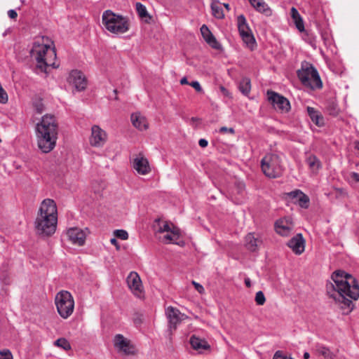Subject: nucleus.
I'll return each mask as SVG.
<instances>
[{"label":"nucleus","mask_w":359,"mask_h":359,"mask_svg":"<svg viewBox=\"0 0 359 359\" xmlns=\"http://www.w3.org/2000/svg\"><path fill=\"white\" fill-rule=\"evenodd\" d=\"M326 285L327 294L335 302H339L344 313L348 314L353 309V300L359 297V285L356 280L343 271H334Z\"/></svg>","instance_id":"nucleus-1"},{"label":"nucleus","mask_w":359,"mask_h":359,"mask_svg":"<svg viewBox=\"0 0 359 359\" xmlns=\"http://www.w3.org/2000/svg\"><path fill=\"white\" fill-rule=\"evenodd\" d=\"M57 210L55 201L50 198L44 199L34 222L36 233L41 236H50L56 230Z\"/></svg>","instance_id":"nucleus-2"},{"label":"nucleus","mask_w":359,"mask_h":359,"mask_svg":"<svg viewBox=\"0 0 359 359\" xmlns=\"http://www.w3.org/2000/svg\"><path fill=\"white\" fill-rule=\"evenodd\" d=\"M37 144L43 153L52 151L56 145L58 124L53 115L46 114L36 126Z\"/></svg>","instance_id":"nucleus-3"},{"label":"nucleus","mask_w":359,"mask_h":359,"mask_svg":"<svg viewBox=\"0 0 359 359\" xmlns=\"http://www.w3.org/2000/svg\"><path fill=\"white\" fill-rule=\"evenodd\" d=\"M30 55L36 62L37 73H46L48 67L57 68L59 66L55 62L56 59L55 48L49 45L34 42Z\"/></svg>","instance_id":"nucleus-4"},{"label":"nucleus","mask_w":359,"mask_h":359,"mask_svg":"<svg viewBox=\"0 0 359 359\" xmlns=\"http://www.w3.org/2000/svg\"><path fill=\"white\" fill-rule=\"evenodd\" d=\"M102 21L105 28L114 34H123L129 29L128 18L116 14L111 10H107L103 13Z\"/></svg>","instance_id":"nucleus-5"},{"label":"nucleus","mask_w":359,"mask_h":359,"mask_svg":"<svg viewBox=\"0 0 359 359\" xmlns=\"http://www.w3.org/2000/svg\"><path fill=\"white\" fill-rule=\"evenodd\" d=\"M297 76L304 86L313 90L320 89L323 87L319 74L312 65H302V69L297 71Z\"/></svg>","instance_id":"nucleus-6"},{"label":"nucleus","mask_w":359,"mask_h":359,"mask_svg":"<svg viewBox=\"0 0 359 359\" xmlns=\"http://www.w3.org/2000/svg\"><path fill=\"white\" fill-rule=\"evenodd\" d=\"M263 173L269 178L279 177L283 172L279 156L274 154H267L261 161Z\"/></svg>","instance_id":"nucleus-7"},{"label":"nucleus","mask_w":359,"mask_h":359,"mask_svg":"<svg viewBox=\"0 0 359 359\" xmlns=\"http://www.w3.org/2000/svg\"><path fill=\"white\" fill-rule=\"evenodd\" d=\"M55 302L57 312L62 318L67 319L73 313L74 301L68 291L62 290L58 292L55 296Z\"/></svg>","instance_id":"nucleus-8"},{"label":"nucleus","mask_w":359,"mask_h":359,"mask_svg":"<svg viewBox=\"0 0 359 359\" xmlns=\"http://www.w3.org/2000/svg\"><path fill=\"white\" fill-rule=\"evenodd\" d=\"M237 23L239 34L243 41L248 48L252 50L256 46L255 39L243 15L238 16Z\"/></svg>","instance_id":"nucleus-9"},{"label":"nucleus","mask_w":359,"mask_h":359,"mask_svg":"<svg viewBox=\"0 0 359 359\" xmlns=\"http://www.w3.org/2000/svg\"><path fill=\"white\" fill-rule=\"evenodd\" d=\"M267 95L269 100L276 109L285 112L290 110V104L287 98L273 91H268Z\"/></svg>","instance_id":"nucleus-10"},{"label":"nucleus","mask_w":359,"mask_h":359,"mask_svg":"<svg viewBox=\"0 0 359 359\" xmlns=\"http://www.w3.org/2000/svg\"><path fill=\"white\" fill-rule=\"evenodd\" d=\"M88 229H81L78 227L69 228L67 231L69 241L74 245L83 246L85 244Z\"/></svg>","instance_id":"nucleus-11"},{"label":"nucleus","mask_w":359,"mask_h":359,"mask_svg":"<svg viewBox=\"0 0 359 359\" xmlns=\"http://www.w3.org/2000/svg\"><path fill=\"white\" fill-rule=\"evenodd\" d=\"M107 140L106 132L100 126L95 125L91 128V135L90 137V144L95 147H102Z\"/></svg>","instance_id":"nucleus-12"},{"label":"nucleus","mask_w":359,"mask_h":359,"mask_svg":"<svg viewBox=\"0 0 359 359\" xmlns=\"http://www.w3.org/2000/svg\"><path fill=\"white\" fill-rule=\"evenodd\" d=\"M67 81L78 91L83 90L87 85L86 77L83 73L79 70H72L69 74Z\"/></svg>","instance_id":"nucleus-13"},{"label":"nucleus","mask_w":359,"mask_h":359,"mask_svg":"<svg viewBox=\"0 0 359 359\" xmlns=\"http://www.w3.org/2000/svg\"><path fill=\"white\" fill-rule=\"evenodd\" d=\"M114 345L116 349L125 354L133 353V347L130 345V341L122 334H118L114 337Z\"/></svg>","instance_id":"nucleus-14"},{"label":"nucleus","mask_w":359,"mask_h":359,"mask_svg":"<svg viewBox=\"0 0 359 359\" xmlns=\"http://www.w3.org/2000/svg\"><path fill=\"white\" fill-rule=\"evenodd\" d=\"M166 316L168 320L169 328L170 330H175L177 324L181 322L184 315L182 314L177 309L169 306L166 309Z\"/></svg>","instance_id":"nucleus-15"},{"label":"nucleus","mask_w":359,"mask_h":359,"mask_svg":"<svg viewBox=\"0 0 359 359\" xmlns=\"http://www.w3.org/2000/svg\"><path fill=\"white\" fill-rule=\"evenodd\" d=\"M292 229L293 224L290 218H281L275 223L276 233L282 236H288Z\"/></svg>","instance_id":"nucleus-16"},{"label":"nucleus","mask_w":359,"mask_h":359,"mask_svg":"<svg viewBox=\"0 0 359 359\" xmlns=\"http://www.w3.org/2000/svg\"><path fill=\"white\" fill-rule=\"evenodd\" d=\"M201 35L205 41L213 49L221 50L222 46L206 25H203L200 29Z\"/></svg>","instance_id":"nucleus-17"},{"label":"nucleus","mask_w":359,"mask_h":359,"mask_svg":"<svg viewBox=\"0 0 359 359\" xmlns=\"http://www.w3.org/2000/svg\"><path fill=\"white\" fill-rule=\"evenodd\" d=\"M126 281L129 288L135 295H139L142 292V281L137 273L135 271L130 272L127 277Z\"/></svg>","instance_id":"nucleus-18"},{"label":"nucleus","mask_w":359,"mask_h":359,"mask_svg":"<svg viewBox=\"0 0 359 359\" xmlns=\"http://www.w3.org/2000/svg\"><path fill=\"white\" fill-rule=\"evenodd\" d=\"M290 198L293 200V202L299 205L302 208H307L309 205V198L307 195L304 194L301 190L296 189L287 194Z\"/></svg>","instance_id":"nucleus-19"},{"label":"nucleus","mask_w":359,"mask_h":359,"mask_svg":"<svg viewBox=\"0 0 359 359\" xmlns=\"http://www.w3.org/2000/svg\"><path fill=\"white\" fill-rule=\"evenodd\" d=\"M287 246L296 255H301L305 249V240L304 239L302 233H297L287 243Z\"/></svg>","instance_id":"nucleus-20"},{"label":"nucleus","mask_w":359,"mask_h":359,"mask_svg":"<svg viewBox=\"0 0 359 359\" xmlns=\"http://www.w3.org/2000/svg\"><path fill=\"white\" fill-rule=\"evenodd\" d=\"M312 351L317 356H322L324 359H337L335 353L325 345L317 343L316 344Z\"/></svg>","instance_id":"nucleus-21"},{"label":"nucleus","mask_w":359,"mask_h":359,"mask_svg":"<svg viewBox=\"0 0 359 359\" xmlns=\"http://www.w3.org/2000/svg\"><path fill=\"white\" fill-rule=\"evenodd\" d=\"M133 168L140 175H147L151 170L148 160L141 156L134 158Z\"/></svg>","instance_id":"nucleus-22"},{"label":"nucleus","mask_w":359,"mask_h":359,"mask_svg":"<svg viewBox=\"0 0 359 359\" xmlns=\"http://www.w3.org/2000/svg\"><path fill=\"white\" fill-rule=\"evenodd\" d=\"M131 122L134 127L139 130H144L148 128V122L146 118L140 112H135L131 114Z\"/></svg>","instance_id":"nucleus-23"},{"label":"nucleus","mask_w":359,"mask_h":359,"mask_svg":"<svg viewBox=\"0 0 359 359\" xmlns=\"http://www.w3.org/2000/svg\"><path fill=\"white\" fill-rule=\"evenodd\" d=\"M158 231L160 233H168L164 236V239L168 243H171L178 238L177 231L175 228L172 229L170 226V224L167 222L163 223L162 226H159Z\"/></svg>","instance_id":"nucleus-24"},{"label":"nucleus","mask_w":359,"mask_h":359,"mask_svg":"<svg viewBox=\"0 0 359 359\" xmlns=\"http://www.w3.org/2000/svg\"><path fill=\"white\" fill-rule=\"evenodd\" d=\"M249 1L257 11L264 14L266 16L272 15L271 9L264 0H249Z\"/></svg>","instance_id":"nucleus-25"},{"label":"nucleus","mask_w":359,"mask_h":359,"mask_svg":"<svg viewBox=\"0 0 359 359\" xmlns=\"http://www.w3.org/2000/svg\"><path fill=\"white\" fill-rule=\"evenodd\" d=\"M190 344L194 350L198 351L199 353H201L204 350H208L210 347L206 340L196 337L195 335L191 337Z\"/></svg>","instance_id":"nucleus-26"},{"label":"nucleus","mask_w":359,"mask_h":359,"mask_svg":"<svg viewBox=\"0 0 359 359\" xmlns=\"http://www.w3.org/2000/svg\"><path fill=\"white\" fill-rule=\"evenodd\" d=\"M306 111L309 116L313 123L318 127L324 126V118L320 111L312 107H307Z\"/></svg>","instance_id":"nucleus-27"},{"label":"nucleus","mask_w":359,"mask_h":359,"mask_svg":"<svg viewBox=\"0 0 359 359\" xmlns=\"http://www.w3.org/2000/svg\"><path fill=\"white\" fill-rule=\"evenodd\" d=\"M261 241L255 238L252 233H248L245 238V247L252 252L256 251Z\"/></svg>","instance_id":"nucleus-28"},{"label":"nucleus","mask_w":359,"mask_h":359,"mask_svg":"<svg viewBox=\"0 0 359 359\" xmlns=\"http://www.w3.org/2000/svg\"><path fill=\"white\" fill-rule=\"evenodd\" d=\"M306 162L313 172H317L322 167L320 161L315 155L311 154L306 159Z\"/></svg>","instance_id":"nucleus-29"},{"label":"nucleus","mask_w":359,"mask_h":359,"mask_svg":"<svg viewBox=\"0 0 359 359\" xmlns=\"http://www.w3.org/2000/svg\"><path fill=\"white\" fill-rule=\"evenodd\" d=\"M238 88L240 91L245 96H248L251 90V81L248 77H243L239 82Z\"/></svg>","instance_id":"nucleus-30"},{"label":"nucleus","mask_w":359,"mask_h":359,"mask_svg":"<svg viewBox=\"0 0 359 359\" xmlns=\"http://www.w3.org/2000/svg\"><path fill=\"white\" fill-rule=\"evenodd\" d=\"M219 2L218 1L214 0L211 4V9L212 11V15L218 18L222 19L224 17V14L223 13L222 9L219 6Z\"/></svg>","instance_id":"nucleus-31"},{"label":"nucleus","mask_w":359,"mask_h":359,"mask_svg":"<svg viewBox=\"0 0 359 359\" xmlns=\"http://www.w3.org/2000/svg\"><path fill=\"white\" fill-rule=\"evenodd\" d=\"M325 108L330 115L336 116L339 114V109L338 108L337 103H335L334 101L328 102L326 104Z\"/></svg>","instance_id":"nucleus-32"},{"label":"nucleus","mask_w":359,"mask_h":359,"mask_svg":"<svg viewBox=\"0 0 359 359\" xmlns=\"http://www.w3.org/2000/svg\"><path fill=\"white\" fill-rule=\"evenodd\" d=\"M54 345L62 348L65 351H69L71 349V345L69 342L65 338H59L54 341Z\"/></svg>","instance_id":"nucleus-33"},{"label":"nucleus","mask_w":359,"mask_h":359,"mask_svg":"<svg viewBox=\"0 0 359 359\" xmlns=\"http://www.w3.org/2000/svg\"><path fill=\"white\" fill-rule=\"evenodd\" d=\"M135 8L137 14L140 18H146L148 16V12L147 11L146 6L143 5L140 2H137L135 4Z\"/></svg>","instance_id":"nucleus-34"},{"label":"nucleus","mask_w":359,"mask_h":359,"mask_svg":"<svg viewBox=\"0 0 359 359\" xmlns=\"http://www.w3.org/2000/svg\"><path fill=\"white\" fill-rule=\"evenodd\" d=\"M34 110L38 114H42L45 109L44 104L41 100H36L33 102Z\"/></svg>","instance_id":"nucleus-35"},{"label":"nucleus","mask_w":359,"mask_h":359,"mask_svg":"<svg viewBox=\"0 0 359 359\" xmlns=\"http://www.w3.org/2000/svg\"><path fill=\"white\" fill-rule=\"evenodd\" d=\"M255 302L259 306H262L265 303L266 298L262 291H259L256 293Z\"/></svg>","instance_id":"nucleus-36"},{"label":"nucleus","mask_w":359,"mask_h":359,"mask_svg":"<svg viewBox=\"0 0 359 359\" xmlns=\"http://www.w3.org/2000/svg\"><path fill=\"white\" fill-rule=\"evenodd\" d=\"M114 235L121 240H126L128 238V232L123 229H117L114 231Z\"/></svg>","instance_id":"nucleus-37"},{"label":"nucleus","mask_w":359,"mask_h":359,"mask_svg":"<svg viewBox=\"0 0 359 359\" xmlns=\"http://www.w3.org/2000/svg\"><path fill=\"white\" fill-rule=\"evenodd\" d=\"M0 359H13V357L9 349H3L0 351Z\"/></svg>","instance_id":"nucleus-38"},{"label":"nucleus","mask_w":359,"mask_h":359,"mask_svg":"<svg viewBox=\"0 0 359 359\" xmlns=\"http://www.w3.org/2000/svg\"><path fill=\"white\" fill-rule=\"evenodd\" d=\"M295 26L297 29L300 32H302L304 31V25L302 18H298L297 20L294 21Z\"/></svg>","instance_id":"nucleus-39"},{"label":"nucleus","mask_w":359,"mask_h":359,"mask_svg":"<svg viewBox=\"0 0 359 359\" xmlns=\"http://www.w3.org/2000/svg\"><path fill=\"white\" fill-rule=\"evenodd\" d=\"M290 15L293 21L297 20L298 18H302L297 9L294 7H292V8L290 9Z\"/></svg>","instance_id":"nucleus-40"},{"label":"nucleus","mask_w":359,"mask_h":359,"mask_svg":"<svg viewBox=\"0 0 359 359\" xmlns=\"http://www.w3.org/2000/svg\"><path fill=\"white\" fill-rule=\"evenodd\" d=\"M189 85L191 86V87H193L197 92L201 93L203 91V88L201 86L200 83L197 81H194L191 82L190 83H189Z\"/></svg>","instance_id":"nucleus-41"},{"label":"nucleus","mask_w":359,"mask_h":359,"mask_svg":"<svg viewBox=\"0 0 359 359\" xmlns=\"http://www.w3.org/2000/svg\"><path fill=\"white\" fill-rule=\"evenodd\" d=\"M192 284L194 286L195 289L200 293V294H203L205 291L204 290V287H203L202 285H201L200 283L196 282V281H192Z\"/></svg>","instance_id":"nucleus-42"},{"label":"nucleus","mask_w":359,"mask_h":359,"mask_svg":"<svg viewBox=\"0 0 359 359\" xmlns=\"http://www.w3.org/2000/svg\"><path fill=\"white\" fill-rule=\"evenodd\" d=\"M219 132L222 133H230L231 134H233L235 131L233 128H227V127L223 126V127L220 128Z\"/></svg>","instance_id":"nucleus-43"},{"label":"nucleus","mask_w":359,"mask_h":359,"mask_svg":"<svg viewBox=\"0 0 359 359\" xmlns=\"http://www.w3.org/2000/svg\"><path fill=\"white\" fill-rule=\"evenodd\" d=\"M8 15L11 19H15L18 16V13L15 10L11 9L8 11Z\"/></svg>","instance_id":"nucleus-44"},{"label":"nucleus","mask_w":359,"mask_h":359,"mask_svg":"<svg viewBox=\"0 0 359 359\" xmlns=\"http://www.w3.org/2000/svg\"><path fill=\"white\" fill-rule=\"evenodd\" d=\"M350 177L355 182H359V173L353 172L350 174Z\"/></svg>","instance_id":"nucleus-45"},{"label":"nucleus","mask_w":359,"mask_h":359,"mask_svg":"<svg viewBox=\"0 0 359 359\" xmlns=\"http://www.w3.org/2000/svg\"><path fill=\"white\" fill-rule=\"evenodd\" d=\"M208 141L205 139H200L198 141V144L200 147L204 148L208 146Z\"/></svg>","instance_id":"nucleus-46"},{"label":"nucleus","mask_w":359,"mask_h":359,"mask_svg":"<svg viewBox=\"0 0 359 359\" xmlns=\"http://www.w3.org/2000/svg\"><path fill=\"white\" fill-rule=\"evenodd\" d=\"M220 90L223 93L224 95H225L226 96H229V92L228 91V90L224 88V86H220Z\"/></svg>","instance_id":"nucleus-47"},{"label":"nucleus","mask_w":359,"mask_h":359,"mask_svg":"<svg viewBox=\"0 0 359 359\" xmlns=\"http://www.w3.org/2000/svg\"><path fill=\"white\" fill-rule=\"evenodd\" d=\"M244 282H245L246 287H251V280L249 278H245Z\"/></svg>","instance_id":"nucleus-48"},{"label":"nucleus","mask_w":359,"mask_h":359,"mask_svg":"<svg viewBox=\"0 0 359 359\" xmlns=\"http://www.w3.org/2000/svg\"><path fill=\"white\" fill-rule=\"evenodd\" d=\"M180 83L182 85H185V84H188L189 85V81L187 79V77H183L181 80H180Z\"/></svg>","instance_id":"nucleus-49"},{"label":"nucleus","mask_w":359,"mask_h":359,"mask_svg":"<svg viewBox=\"0 0 359 359\" xmlns=\"http://www.w3.org/2000/svg\"><path fill=\"white\" fill-rule=\"evenodd\" d=\"M110 243L118 248V241L115 238H113L110 240Z\"/></svg>","instance_id":"nucleus-50"},{"label":"nucleus","mask_w":359,"mask_h":359,"mask_svg":"<svg viewBox=\"0 0 359 359\" xmlns=\"http://www.w3.org/2000/svg\"><path fill=\"white\" fill-rule=\"evenodd\" d=\"M310 358V354L308 352H305L304 353V359H309Z\"/></svg>","instance_id":"nucleus-51"},{"label":"nucleus","mask_w":359,"mask_h":359,"mask_svg":"<svg viewBox=\"0 0 359 359\" xmlns=\"http://www.w3.org/2000/svg\"><path fill=\"white\" fill-rule=\"evenodd\" d=\"M223 5L227 11L230 10V6L229 4H223Z\"/></svg>","instance_id":"nucleus-52"},{"label":"nucleus","mask_w":359,"mask_h":359,"mask_svg":"<svg viewBox=\"0 0 359 359\" xmlns=\"http://www.w3.org/2000/svg\"><path fill=\"white\" fill-rule=\"evenodd\" d=\"M355 149H357L358 150H359V142H357L355 143Z\"/></svg>","instance_id":"nucleus-53"}]
</instances>
